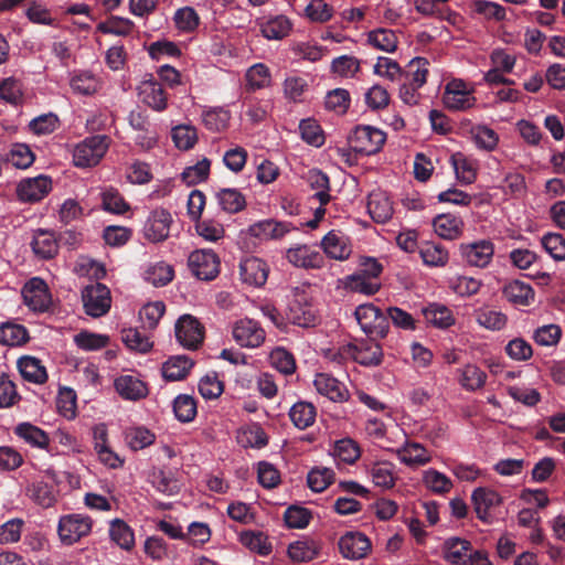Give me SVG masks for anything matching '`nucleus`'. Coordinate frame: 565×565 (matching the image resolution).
Returning <instances> with one entry per match:
<instances>
[{"label": "nucleus", "instance_id": "obj_61", "mask_svg": "<svg viewBox=\"0 0 565 565\" xmlns=\"http://www.w3.org/2000/svg\"><path fill=\"white\" fill-rule=\"evenodd\" d=\"M102 206L105 211L113 214H124L129 210V204L119 191L114 188H107L102 192Z\"/></svg>", "mask_w": 565, "mask_h": 565}, {"label": "nucleus", "instance_id": "obj_7", "mask_svg": "<svg viewBox=\"0 0 565 565\" xmlns=\"http://www.w3.org/2000/svg\"><path fill=\"white\" fill-rule=\"evenodd\" d=\"M92 531V520L83 514L74 513L60 518L57 533L65 545H73Z\"/></svg>", "mask_w": 565, "mask_h": 565}, {"label": "nucleus", "instance_id": "obj_33", "mask_svg": "<svg viewBox=\"0 0 565 565\" xmlns=\"http://www.w3.org/2000/svg\"><path fill=\"white\" fill-rule=\"evenodd\" d=\"M193 366V361L186 355L171 356L162 365L161 373L167 381L183 380Z\"/></svg>", "mask_w": 565, "mask_h": 565}, {"label": "nucleus", "instance_id": "obj_46", "mask_svg": "<svg viewBox=\"0 0 565 565\" xmlns=\"http://www.w3.org/2000/svg\"><path fill=\"white\" fill-rule=\"evenodd\" d=\"M173 22L179 32L192 33L199 28L201 19L193 7L185 6L175 10Z\"/></svg>", "mask_w": 565, "mask_h": 565}, {"label": "nucleus", "instance_id": "obj_12", "mask_svg": "<svg viewBox=\"0 0 565 565\" xmlns=\"http://www.w3.org/2000/svg\"><path fill=\"white\" fill-rule=\"evenodd\" d=\"M461 258L469 266L486 268L492 262L494 244L489 239L463 243L459 246Z\"/></svg>", "mask_w": 565, "mask_h": 565}, {"label": "nucleus", "instance_id": "obj_22", "mask_svg": "<svg viewBox=\"0 0 565 565\" xmlns=\"http://www.w3.org/2000/svg\"><path fill=\"white\" fill-rule=\"evenodd\" d=\"M320 246L328 257L335 260H345L352 253L349 237L333 230L323 236Z\"/></svg>", "mask_w": 565, "mask_h": 565}, {"label": "nucleus", "instance_id": "obj_9", "mask_svg": "<svg viewBox=\"0 0 565 565\" xmlns=\"http://www.w3.org/2000/svg\"><path fill=\"white\" fill-rule=\"evenodd\" d=\"M85 312L94 318L106 315L111 306L110 290L107 286L95 282L86 286L82 291Z\"/></svg>", "mask_w": 565, "mask_h": 565}, {"label": "nucleus", "instance_id": "obj_3", "mask_svg": "<svg viewBox=\"0 0 565 565\" xmlns=\"http://www.w3.org/2000/svg\"><path fill=\"white\" fill-rule=\"evenodd\" d=\"M386 140V135L372 126H358L349 136L352 149L361 154L371 156L381 150Z\"/></svg>", "mask_w": 565, "mask_h": 565}, {"label": "nucleus", "instance_id": "obj_15", "mask_svg": "<svg viewBox=\"0 0 565 565\" xmlns=\"http://www.w3.org/2000/svg\"><path fill=\"white\" fill-rule=\"evenodd\" d=\"M116 393L125 401L137 402L147 397L149 390L137 373L121 374L114 381Z\"/></svg>", "mask_w": 565, "mask_h": 565}, {"label": "nucleus", "instance_id": "obj_6", "mask_svg": "<svg viewBox=\"0 0 565 565\" xmlns=\"http://www.w3.org/2000/svg\"><path fill=\"white\" fill-rule=\"evenodd\" d=\"M354 316L361 329L371 335L385 338L388 332V320L383 311L373 303L356 307Z\"/></svg>", "mask_w": 565, "mask_h": 565}, {"label": "nucleus", "instance_id": "obj_43", "mask_svg": "<svg viewBox=\"0 0 565 565\" xmlns=\"http://www.w3.org/2000/svg\"><path fill=\"white\" fill-rule=\"evenodd\" d=\"M237 441L245 448H263L267 445L268 438L258 424H250L238 430Z\"/></svg>", "mask_w": 565, "mask_h": 565}, {"label": "nucleus", "instance_id": "obj_29", "mask_svg": "<svg viewBox=\"0 0 565 565\" xmlns=\"http://www.w3.org/2000/svg\"><path fill=\"white\" fill-rule=\"evenodd\" d=\"M231 111L222 106L203 107L201 118L204 127L212 132L225 131L230 125Z\"/></svg>", "mask_w": 565, "mask_h": 565}, {"label": "nucleus", "instance_id": "obj_16", "mask_svg": "<svg viewBox=\"0 0 565 565\" xmlns=\"http://www.w3.org/2000/svg\"><path fill=\"white\" fill-rule=\"evenodd\" d=\"M24 303L33 311H45L51 303V296L45 281L39 277L31 278L22 288Z\"/></svg>", "mask_w": 565, "mask_h": 565}, {"label": "nucleus", "instance_id": "obj_32", "mask_svg": "<svg viewBox=\"0 0 565 565\" xmlns=\"http://www.w3.org/2000/svg\"><path fill=\"white\" fill-rule=\"evenodd\" d=\"M292 28L291 21L282 14L270 17L260 23V32L267 40H281Z\"/></svg>", "mask_w": 565, "mask_h": 565}, {"label": "nucleus", "instance_id": "obj_31", "mask_svg": "<svg viewBox=\"0 0 565 565\" xmlns=\"http://www.w3.org/2000/svg\"><path fill=\"white\" fill-rule=\"evenodd\" d=\"M422 481L428 491L437 495H445L454 488L452 480L434 468L423 471Z\"/></svg>", "mask_w": 565, "mask_h": 565}, {"label": "nucleus", "instance_id": "obj_2", "mask_svg": "<svg viewBox=\"0 0 565 565\" xmlns=\"http://www.w3.org/2000/svg\"><path fill=\"white\" fill-rule=\"evenodd\" d=\"M339 353L342 360L352 359L364 366H376L383 359L381 345L371 339L347 343L340 348Z\"/></svg>", "mask_w": 565, "mask_h": 565}, {"label": "nucleus", "instance_id": "obj_41", "mask_svg": "<svg viewBox=\"0 0 565 565\" xmlns=\"http://www.w3.org/2000/svg\"><path fill=\"white\" fill-rule=\"evenodd\" d=\"M25 494L36 504L49 508L55 502L52 486L43 480H34L26 484Z\"/></svg>", "mask_w": 565, "mask_h": 565}, {"label": "nucleus", "instance_id": "obj_11", "mask_svg": "<svg viewBox=\"0 0 565 565\" xmlns=\"http://www.w3.org/2000/svg\"><path fill=\"white\" fill-rule=\"evenodd\" d=\"M172 221V215L168 210L162 207L152 210L142 228L145 238L152 243L166 241L170 235Z\"/></svg>", "mask_w": 565, "mask_h": 565}, {"label": "nucleus", "instance_id": "obj_1", "mask_svg": "<svg viewBox=\"0 0 565 565\" xmlns=\"http://www.w3.org/2000/svg\"><path fill=\"white\" fill-rule=\"evenodd\" d=\"M109 148L105 135L89 136L74 146L73 163L77 168H90L99 163Z\"/></svg>", "mask_w": 565, "mask_h": 565}, {"label": "nucleus", "instance_id": "obj_19", "mask_svg": "<svg viewBox=\"0 0 565 565\" xmlns=\"http://www.w3.org/2000/svg\"><path fill=\"white\" fill-rule=\"evenodd\" d=\"M269 267L258 257H246L239 263V276L243 284L262 287L268 278Z\"/></svg>", "mask_w": 565, "mask_h": 565}, {"label": "nucleus", "instance_id": "obj_8", "mask_svg": "<svg viewBox=\"0 0 565 565\" xmlns=\"http://www.w3.org/2000/svg\"><path fill=\"white\" fill-rule=\"evenodd\" d=\"M188 266L198 279L212 280L220 273V258L213 249H195L188 257Z\"/></svg>", "mask_w": 565, "mask_h": 565}, {"label": "nucleus", "instance_id": "obj_39", "mask_svg": "<svg viewBox=\"0 0 565 565\" xmlns=\"http://www.w3.org/2000/svg\"><path fill=\"white\" fill-rule=\"evenodd\" d=\"M287 318L291 323L303 328L313 326L316 322V315L312 307L298 299L289 302Z\"/></svg>", "mask_w": 565, "mask_h": 565}, {"label": "nucleus", "instance_id": "obj_38", "mask_svg": "<svg viewBox=\"0 0 565 565\" xmlns=\"http://www.w3.org/2000/svg\"><path fill=\"white\" fill-rule=\"evenodd\" d=\"M317 411L313 404L305 401L295 403L289 409V417L298 429H306L316 422Z\"/></svg>", "mask_w": 565, "mask_h": 565}, {"label": "nucleus", "instance_id": "obj_58", "mask_svg": "<svg viewBox=\"0 0 565 565\" xmlns=\"http://www.w3.org/2000/svg\"><path fill=\"white\" fill-rule=\"evenodd\" d=\"M419 254L424 264L433 267L445 266L449 258L445 247L433 243L423 245L419 249Z\"/></svg>", "mask_w": 565, "mask_h": 565}, {"label": "nucleus", "instance_id": "obj_20", "mask_svg": "<svg viewBox=\"0 0 565 565\" xmlns=\"http://www.w3.org/2000/svg\"><path fill=\"white\" fill-rule=\"evenodd\" d=\"M138 94L141 102L151 109L162 111L167 108V94L154 77L143 79L138 86Z\"/></svg>", "mask_w": 565, "mask_h": 565}, {"label": "nucleus", "instance_id": "obj_25", "mask_svg": "<svg viewBox=\"0 0 565 565\" xmlns=\"http://www.w3.org/2000/svg\"><path fill=\"white\" fill-rule=\"evenodd\" d=\"M395 454L398 460L407 467L425 466L431 461L429 451L419 443L405 441L396 448Z\"/></svg>", "mask_w": 565, "mask_h": 565}, {"label": "nucleus", "instance_id": "obj_60", "mask_svg": "<svg viewBox=\"0 0 565 565\" xmlns=\"http://www.w3.org/2000/svg\"><path fill=\"white\" fill-rule=\"evenodd\" d=\"M241 543L259 555H268L271 552V544L262 532L245 531L241 534Z\"/></svg>", "mask_w": 565, "mask_h": 565}, {"label": "nucleus", "instance_id": "obj_50", "mask_svg": "<svg viewBox=\"0 0 565 565\" xmlns=\"http://www.w3.org/2000/svg\"><path fill=\"white\" fill-rule=\"evenodd\" d=\"M121 340L129 350L143 354L148 353L153 345L148 335L135 328L124 329Z\"/></svg>", "mask_w": 565, "mask_h": 565}, {"label": "nucleus", "instance_id": "obj_55", "mask_svg": "<svg viewBox=\"0 0 565 565\" xmlns=\"http://www.w3.org/2000/svg\"><path fill=\"white\" fill-rule=\"evenodd\" d=\"M29 339L26 329L17 323L6 322L0 326V343L17 347L25 343Z\"/></svg>", "mask_w": 565, "mask_h": 565}, {"label": "nucleus", "instance_id": "obj_54", "mask_svg": "<svg viewBox=\"0 0 565 565\" xmlns=\"http://www.w3.org/2000/svg\"><path fill=\"white\" fill-rule=\"evenodd\" d=\"M334 9L324 0H310L306 6L303 15L312 23H326L333 17Z\"/></svg>", "mask_w": 565, "mask_h": 565}, {"label": "nucleus", "instance_id": "obj_51", "mask_svg": "<svg viewBox=\"0 0 565 565\" xmlns=\"http://www.w3.org/2000/svg\"><path fill=\"white\" fill-rule=\"evenodd\" d=\"M175 418L181 423H190L196 416V402L193 396L189 394L178 395L172 404Z\"/></svg>", "mask_w": 565, "mask_h": 565}, {"label": "nucleus", "instance_id": "obj_23", "mask_svg": "<svg viewBox=\"0 0 565 565\" xmlns=\"http://www.w3.org/2000/svg\"><path fill=\"white\" fill-rule=\"evenodd\" d=\"M473 553L470 541L458 536L447 539L443 544V557L451 565H465Z\"/></svg>", "mask_w": 565, "mask_h": 565}, {"label": "nucleus", "instance_id": "obj_35", "mask_svg": "<svg viewBox=\"0 0 565 565\" xmlns=\"http://www.w3.org/2000/svg\"><path fill=\"white\" fill-rule=\"evenodd\" d=\"M14 434L31 447L45 449L50 443L47 434L31 423L18 424L14 428Z\"/></svg>", "mask_w": 565, "mask_h": 565}, {"label": "nucleus", "instance_id": "obj_42", "mask_svg": "<svg viewBox=\"0 0 565 565\" xmlns=\"http://www.w3.org/2000/svg\"><path fill=\"white\" fill-rule=\"evenodd\" d=\"M366 41L372 47L385 53L395 52L398 43L395 32L384 28L370 31Z\"/></svg>", "mask_w": 565, "mask_h": 565}, {"label": "nucleus", "instance_id": "obj_27", "mask_svg": "<svg viewBox=\"0 0 565 565\" xmlns=\"http://www.w3.org/2000/svg\"><path fill=\"white\" fill-rule=\"evenodd\" d=\"M433 226L439 237L454 241L462 234L463 221L460 216L446 213L437 215L433 221Z\"/></svg>", "mask_w": 565, "mask_h": 565}, {"label": "nucleus", "instance_id": "obj_13", "mask_svg": "<svg viewBox=\"0 0 565 565\" xmlns=\"http://www.w3.org/2000/svg\"><path fill=\"white\" fill-rule=\"evenodd\" d=\"M287 262L297 268L318 269L324 264V257L313 246L296 244L286 250Z\"/></svg>", "mask_w": 565, "mask_h": 565}, {"label": "nucleus", "instance_id": "obj_63", "mask_svg": "<svg viewBox=\"0 0 565 565\" xmlns=\"http://www.w3.org/2000/svg\"><path fill=\"white\" fill-rule=\"evenodd\" d=\"M334 471L327 467H316L311 469L307 477L309 488L313 492H322L332 483Z\"/></svg>", "mask_w": 565, "mask_h": 565}, {"label": "nucleus", "instance_id": "obj_48", "mask_svg": "<svg viewBox=\"0 0 565 565\" xmlns=\"http://www.w3.org/2000/svg\"><path fill=\"white\" fill-rule=\"evenodd\" d=\"M111 540L122 550L129 551L135 545V534L132 529L122 520L115 519L109 526Z\"/></svg>", "mask_w": 565, "mask_h": 565}, {"label": "nucleus", "instance_id": "obj_10", "mask_svg": "<svg viewBox=\"0 0 565 565\" xmlns=\"http://www.w3.org/2000/svg\"><path fill=\"white\" fill-rule=\"evenodd\" d=\"M232 337L239 347L255 349L264 343L266 332L258 321L250 318H242L233 323Z\"/></svg>", "mask_w": 565, "mask_h": 565}, {"label": "nucleus", "instance_id": "obj_26", "mask_svg": "<svg viewBox=\"0 0 565 565\" xmlns=\"http://www.w3.org/2000/svg\"><path fill=\"white\" fill-rule=\"evenodd\" d=\"M70 86L74 94L92 96L100 90L103 82L89 71H75L70 75Z\"/></svg>", "mask_w": 565, "mask_h": 565}, {"label": "nucleus", "instance_id": "obj_53", "mask_svg": "<svg viewBox=\"0 0 565 565\" xmlns=\"http://www.w3.org/2000/svg\"><path fill=\"white\" fill-rule=\"evenodd\" d=\"M370 476L376 487L390 489L395 484V467L391 462H377L372 466Z\"/></svg>", "mask_w": 565, "mask_h": 565}, {"label": "nucleus", "instance_id": "obj_52", "mask_svg": "<svg viewBox=\"0 0 565 565\" xmlns=\"http://www.w3.org/2000/svg\"><path fill=\"white\" fill-rule=\"evenodd\" d=\"M332 455L338 461L352 465L360 458L361 450L353 439L343 438L335 441Z\"/></svg>", "mask_w": 565, "mask_h": 565}, {"label": "nucleus", "instance_id": "obj_47", "mask_svg": "<svg viewBox=\"0 0 565 565\" xmlns=\"http://www.w3.org/2000/svg\"><path fill=\"white\" fill-rule=\"evenodd\" d=\"M319 546L312 540H299L288 545V556L291 561L310 562L318 555Z\"/></svg>", "mask_w": 565, "mask_h": 565}, {"label": "nucleus", "instance_id": "obj_28", "mask_svg": "<svg viewBox=\"0 0 565 565\" xmlns=\"http://www.w3.org/2000/svg\"><path fill=\"white\" fill-rule=\"evenodd\" d=\"M367 212L376 223H385L393 215V205L383 191H373L367 199Z\"/></svg>", "mask_w": 565, "mask_h": 565}, {"label": "nucleus", "instance_id": "obj_44", "mask_svg": "<svg viewBox=\"0 0 565 565\" xmlns=\"http://www.w3.org/2000/svg\"><path fill=\"white\" fill-rule=\"evenodd\" d=\"M423 315L427 322L436 328L446 329L455 323L451 310L439 303H431L424 308Z\"/></svg>", "mask_w": 565, "mask_h": 565}, {"label": "nucleus", "instance_id": "obj_45", "mask_svg": "<svg viewBox=\"0 0 565 565\" xmlns=\"http://www.w3.org/2000/svg\"><path fill=\"white\" fill-rule=\"evenodd\" d=\"M470 136L480 150L493 151L499 143V135L487 125L472 126Z\"/></svg>", "mask_w": 565, "mask_h": 565}, {"label": "nucleus", "instance_id": "obj_36", "mask_svg": "<svg viewBox=\"0 0 565 565\" xmlns=\"http://www.w3.org/2000/svg\"><path fill=\"white\" fill-rule=\"evenodd\" d=\"M342 285L347 291L362 294L365 296H372L381 288V284L377 280L371 279L359 273L344 277Z\"/></svg>", "mask_w": 565, "mask_h": 565}, {"label": "nucleus", "instance_id": "obj_56", "mask_svg": "<svg viewBox=\"0 0 565 565\" xmlns=\"http://www.w3.org/2000/svg\"><path fill=\"white\" fill-rule=\"evenodd\" d=\"M476 320L488 330L500 331L507 326L508 317L502 311L481 308L476 312Z\"/></svg>", "mask_w": 565, "mask_h": 565}, {"label": "nucleus", "instance_id": "obj_18", "mask_svg": "<svg viewBox=\"0 0 565 565\" xmlns=\"http://www.w3.org/2000/svg\"><path fill=\"white\" fill-rule=\"evenodd\" d=\"M52 180L46 175H38L20 181L17 188L18 198L23 202H38L49 194Z\"/></svg>", "mask_w": 565, "mask_h": 565}, {"label": "nucleus", "instance_id": "obj_14", "mask_svg": "<svg viewBox=\"0 0 565 565\" xmlns=\"http://www.w3.org/2000/svg\"><path fill=\"white\" fill-rule=\"evenodd\" d=\"M471 502L473 504L477 518L489 524L492 521L490 510L502 504L501 494L488 487L476 488L471 493Z\"/></svg>", "mask_w": 565, "mask_h": 565}, {"label": "nucleus", "instance_id": "obj_21", "mask_svg": "<svg viewBox=\"0 0 565 565\" xmlns=\"http://www.w3.org/2000/svg\"><path fill=\"white\" fill-rule=\"evenodd\" d=\"M313 385L320 395L335 403L345 402L350 395L342 382L327 373H318L315 376Z\"/></svg>", "mask_w": 565, "mask_h": 565}, {"label": "nucleus", "instance_id": "obj_17", "mask_svg": "<svg viewBox=\"0 0 565 565\" xmlns=\"http://www.w3.org/2000/svg\"><path fill=\"white\" fill-rule=\"evenodd\" d=\"M341 555L350 561L364 558L371 551L369 537L361 532H348L339 540Z\"/></svg>", "mask_w": 565, "mask_h": 565}, {"label": "nucleus", "instance_id": "obj_24", "mask_svg": "<svg viewBox=\"0 0 565 565\" xmlns=\"http://www.w3.org/2000/svg\"><path fill=\"white\" fill-rule=\"evenodd\" d=\"M502 295L507 301L515 307H529L535 300V291L532 286L518 279L505 284Z\"/></svg>", "mask_w": 565, "mask_h": 565}, {"label": "nucleus", "instance_id": "obj_40", "mask_svg": "<svg viewBox=\"0 0 565 565\" xmlns=\"http://www.w3.org/2000/svg\"><path fill=\"white\" fill-rule=\"evenodd\" d=\"M460 385L469 392L484 386L487 374L477 365L468 363L458 370Z\"/></svg>", "mask_w": 565, "mask_h": 565}, {"label": "nucleus", "instance_id": "obj_57", "mask_svg": "<svg viewBox=\"0 0 565 565\" xmlns=\"http://www.w3.org/2000/svg\"><path fill=\"white\" fill-rule=\"evenodd\" d=\"M135 23L128 18L113 17L97 25V30L104 34L126 36L134 30Z\"/></svg>", "mask_w": 565, "mask_h": 565}, {"label": "nucleus", "instance_id": "obj_5", "mask_svg": "<svg viewBox=\"0 0 565 565\" xmlns=\"http://www.w3.org/2000/svg\"><path fill=\"white\" fill-rule=\"evenodd\" d=\"M178 343L186 350H196L204 339L203 324L192 315H182L174 323Z\"/></svg>", "mask_w": 565, "mask_h": 565}, {"label": "nucleus", "instance_id": "obj_59", "mask_svg": "<svg viewBox=\"0 0 565 565\" xmlns=\"http://www.w3.org/2000/svg\"><path fill=\"white\" fill-rule=\"evenodd\" d=\"M216 198L222 210L228 213H236L245 206V199L236 189H222Z\"/></svg>", "mask_w": 565, "mask_h": 565}, {"label": "nucleus", "instance_id": "obj_30", "mask_svg": "<svg viewBox=\"0 0 565 565\" xmlns=\"http://www.w3.org/2000/svg\"><path fill=\"white\" fill-rule=\"evenodd\" d=\"M34 254L43 259L52 258L58 250L55 234L47 230H36L31 242Z\"/></svg>", "mask_w": 565, "mask_h": 565}, {"label": "nucleus", "instance_id": "obj_34", "mask_svg": "<svg viewBox=\"0 0 565 565\" xmlns=\"http://www.w3.org/2000/svg\"><path fill=\"white\" fill-rule=\"evenodd\" d=\"M18 369L21 376L31 383L42 384L47 379L45 367L41 361L34 356H22L18 360Z\"/></svg>", "mask_w": 565, "mask_h": 565}, {"label": "nucleus", "instance_id": "obj_62", "mask_svg": "<svg viewBox=\"0 0 565 565\" xmlns=\"http://www.w3.org/2000/svg\"><path fill=\"white\" fill-rule=\"evenodd\" d=\"M269 361L273 367L285 375L292 374L296 371L294 355L284 348L274 349L269 354Z\"/></svg>", "mask_w": 565, "mask_h": 565}, {"label": "nucleus", "instance_id": "obj_4", "mask_svg": "<svg viewBox=\"0 0 565 565\" xmlns=\"http://www.w3.org/2000/svg\"><path fill=\"white\" fill-rule=\"evenodd\" d=\"M443 102L447 109L467 110L476 105L473 87L460 78H454L445 86Z\"/></svg>", "mask_w": 565, "mask_h": 565}, {"label": "nucleus", "instance_id": "obj_37", "mask_svg": "<svg viewBox=\"0 0 565 565\" xmlns=\"http://www.w3.org/2000/svg\"><path fill=\"white\" fill-rule=\"evenodd\" d=\"M306 180L311 190L315 191L313 199L318 200L320 204L326 205L330 199V181L329 177L317 169L309 170Z\"/></svg>", "mask_w": 565, "mask_h": 565}, {"label": "nucleus", "instance_id": "obj_49", "mask_svg": "<svg viewBox=\"0 0 565 565\" xmlns=\"http://www.w3.org/2000/svg\"><path fill=\"white\" fill-rule=\"evenodd\" d=\"M427 75V62L424 58L416 57L408 63L407 70L403 72L399 81L420 88L426 83Z\"/></svg>", "mask_w": 565, "mask_h": 565}, {"label": "nucleus", "instance_id": "obj_64", "mask_svg": "<svg viewBox=\"0 0 565 565\" xmlns=\"http://www.w3.org/2000/svg\"><path fill=\"white\" fill-rule=\"evenodd\" d=\"M541 244L554 260H565V237L562 234L546 233L542 236Z\"/></svg>", "mask_w": 565, "mask_h": 565}]
</instances>
